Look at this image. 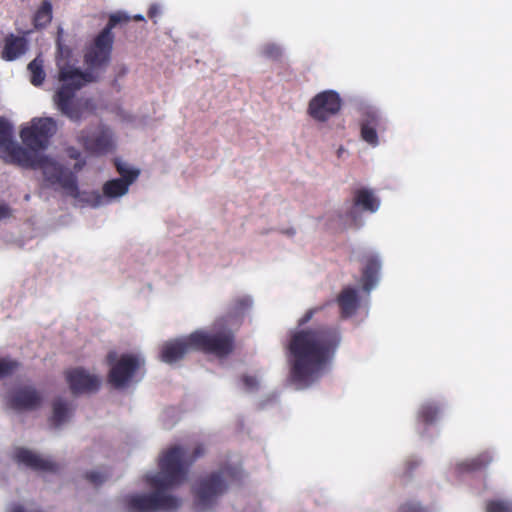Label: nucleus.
Instances as JSON below:
<instances>
[{
	"label": "nucleus",
	"mask_w": 512,
	"mask_h": 512,
	"mask_svg": "<svg viewBox=\"0 0 512 512\" xmlns=\"http://www.w3.org/2000/svg\"><path fill=\"white\" fill-rule=\"evenodd\" d=\"M205 454V447L198 444L191 454L180 445H174L159 457V472L145 476L146 483L154 489L150 494L125 497L128 512H172L181 505V500L164 492L173 489L187 479L190 466Z\"/></svg>",
	"instance_id": "1"
},
{
	"label": "nucleus",
	"mask_w": 512,
	"mask_h": 512,
	"mask_svg": "<svg viewBox=\"0 0 512 512\" xmlns=\"http://www.w3.org/2000/svg\"><path fill=\"white\" fill-rule=\"evenodd\" d=\"M340 343V330L332 325L300 329L291 334L287 345L289 377L297 389H306L318 380Z\"/></svg>",
	"instance_id": "2"
},
{
	"label": "nucleus",
	"mask_w": 512,
	"mask_h": 512,
	"mask_svg": "<svg viewBox=\"0 0 512 512\" xmlns=\"http://www.w3.org/2000/svg\"><path fill=\"white\" fill-rule=\"evenodd\" d=\"M58 53L56 65L58 68V80L61 82L60 88L54 95V102L59 111L71 121L79 122L84 111L91 106L90 99H76L75 93L87 83L95 81L92 72H83L79 68L70 64L68 57L70 50L57 43Z\"/></svg>",
	"instance_id": "3"
},
{
	"label": "nucleus",
	"mask_w": 512,
	"mask_h": 512,
	"mask_svg": "<svg viewBox=\"0 0 512 512\" xmlns=\"http://www.w3.org/2000/svg\"><path fill=\"white\" fill-rule=\"evenodd\" d=\"M194 351L212 354L218 358L230 355L235 346V337L231 330L222 329L209 332L203 329L191 333Z\"/></svg>",
	"instance_id": "4"
},
{
	"label": "nucleus",
	"mask_w": 512,
	"mask_h": 512,
	"mask_svg": "<svg viewBox=\"0 0 512 512\" xmlns=\"http://www.w3.org/2000/svg\"><path fill=\"white\" fill-rule=\"evenodd\" d=\"M234 474V471L225 468L202 478L194 490L196 508L202 511L212 507L218 496L222 495L227 488L224 477L234 476Z\"/></svg>",
	"instance_id": "5"
},
{
	"label": "nucleus",
	"mask_w": 512,
	"mask_h": 512,
	"mask_svg": "<svg viewBox=\"0 0 512 512\" xmlns=\"http://www.w3.org/2000/svg\"><path fill=\"white\" fill-rule=\"evenodd\" d=\"M37 169L42 170L45 180L51 185L58 184L71 197H80L77 177L69 169L44 155L39 157Z\"/></svg>",
	"instance_id": "6"
},
{
	"label": "nucleus",
	"mask_w": 512,
	"mask_h": 512,
	"mask_svg": "<svg viewBox=\"0 0 512 512\" xmlns=\"http://www.w3.org/2000/svg\"><path fill=\"white\" fill-rule=\"evenodd\" d=\"M57 129L53 118H33L30 125L20 131L23 144L32 151L44 150Z\"/></svg>",
	"instance_id": "7"
},
{
	"label": "nucleus",
	"mask_w": 512,
	"mask_h": 512,
	"mask_svg": "<svg viewBox=\"0 0 512 512\" xmlns=\"http://www.w3.org/2000/svg\"><path fill=\"white\" fill-rule=\"evenodd\" d=\"M114 38V35L108 34V30H102L94 38L84 54V62L90 69H101L109 64Z\"/></svg>",
	"instance_id": "8"
},
{
	"label": "nucleus",
	"mask_w": 512,
	"mask_h": 512,
	"mask_svg": "<svg viewBox=\"0 0 512 512\" xmlns=\"http://www.w3.org/2000/svg\"><path fill=\"white\" fill-rule=\"evenodd\" d=\"M342 106L339 94L325 90L315 95L308 104V114L318 122H325L336 115Z\"/></svg>",
	"instance_id": "9"
},
{
	"label": "nucleus",
	"mask_w": 512,
	"mask_h": 512,
	"mask_svg": "<svg viewBox=\"0 0 512 512\" xmlns=\"http://www.w3.org/2000/svg\"><path fill=\"white\" fill-rule=\"evenodd\" d=\"M144 364L137 355L123 354L112 366L108 380L116 388L125 386L134 376L137 370Z\"/></svg>",
	"instance_id": "10"
},
{
	"label": "nucleus",
	"mask_w": 512,
	"mask_h": 512,
	"mask_svg": "<svg viewBox=\"0 0 512 512\" xmlns=\"http://www.w3.org/2000/svg\"><path fill=\"white\" fill-rule=\"evenodd\" d=\"M79 141L87 152L94 155L107 154L114 147L112 132L104 126L98 127L91 133L81 131Z\"/></svg>",
	"instance_id": "11"
},
{
	"label": "nucleus",
	"mask_w": 512,
	"mask_h": 512,
	"mask_svg": "<svg viewBox=\"0 0 512 512\" xmlns=\"http://www.w3.org/2000/svg\"><path fill=\"white\" fill-rule=\"evenodd\" d=\"M135 181V175L128 179V181L119 178L107 181L103 185V195L98 191L84 192L81 201L87 203L92 207H98L104 204V197L118 198L128 192L129 186Z\"/></svg>",
	"instance_id": "12"
},
{
	"label": "nucleus",
	"mask_w": 512,
	"mask_h": 512,
	"mask_svg": "<svg viewBox=\"0 0 512 512\" xmlns=\"http://www.w3.org/2000/svg\"><path fill=\"white\" fill-rule=\"evenodd\" d=\"M385 121L378 110L366 108L360 121L361 139L372 147L379 145L378 132L385 131Z\"/></svg>",
	"instance_id": "13"
},
{
	"label": "nucleus",
	"mask_w": 512,
	"mask_h": 512,
	"mask_svg": "<svg viewBox=\"0 0 512 512\" xmlns=\"http://www.w3.org/2000/svg\"><path fill=\"white\" fill-rule=\"evenodd\" d=\"M65 376L69 388L74 395L96 392L101 385V380L98 376L90 374L83 368L68 370Z\"/></svg>",
	"instance_id": "14"
},
{
	"label": "nucleus",
	"mask_w": 512,
	"mask_h": 512,
	"mask_svg": "<svg viewBox=\"0 0 512 512\" xmlns=\"http://www.w3.org/2000/svg\"><path fill=\"white\" fill-rule=\"evenodd\" d=\"M43 397L41 393L31 385L16 388L8 398V405L16 411H32L40 407Z\"/></svg>",
	"instance_id": "15"
},
{
	"label": "nucleus",
	"mask_w": 512,
	"mask_h": 512,
	"mask_svg": "<svg viewBox=\"0 0 512 512\" xmlns=\"http://www.w3.org/2000/svg\"><path fill=\"white\" fill-rule=\"evenodd\" d=\"M192 351L194 348L191 334H189L164 342L160 349V360L167 364H174Z\"/></svg>",
	"instance_id": "16"
},
{
	"label": "nucleus",
	"mask_w": 512,
	"mask_h": 512,
	"mask_svg": "<svg viewBox=\"0 0 512 512\" xmlns=\"http://www.w3.org/2000/svg\"><path fill=\"white\" fill-rule=\"evenodd\" d=\"M15 457L17 462L36 471L56 472L58 470V465L55 462L44 459L28 449L17 450Z\"/></svg>",
	"instance_id": "17"
},
{
	"label": "nucleus",
	"mask_w": 512,
	"mask_h": 512,
	"mask_svg": "<svg viewBox=\"0 0 512 512\" xmlns=\"http://www.w3.org/2000/svg\"><path fill=\"white\" fill-rule=\"evenodd\" d=\"M362 261L364 263L361 278L362 287L365 292L369 293L378 281L381 263L378 256L374 254L366 255Z\"/></svg>",
	"instance_id": "18"
},
{
	"label": "nucleus",
	"mask_w": 512,
	"mask_h": 512,
	"mask_svg": "<svg viewBox=\"0 0 512 512\" xmlns=\"http://www.w3.org/2000/svg\"><path fill=\"white\" fill-rule=\"evenodd\" d=\"M28 49V41L24 36L9 34L5 37L2 58L6 61H13L22 56Z\"/></svg>",
	"instance_id": "19"
},
{
	"label": "nucleus",
	"mask_w": 512,
	"mask_h": 512,
	"mask_svg": "<svg viewBox=\"0 0 512 512\" xmlns=\"http://www.w3.org/2000/svg\"><path fill=\"white\" fill-rule=\"evenodd\" d=\"M2 155H7L11 158L13 163H16L25 168L37 169L38 155L32 154L26 148L13 143Z\"/></svg>",
	"instance_id": "20"
},
{
	"label": "nucleus",
	"mask_w": 512,
	"mask_h": 512,
	"mask_svg": "<svg viewBox=\"0 0 512 512\" xmlns=\"http://www.w3.org/2000/svg\"><path fill=\"white\" fill-rule=\"evenodd\" d=\"M336 301L340 307L341 316L343 318L351 317L355 314L359 305L357 290L352 287L343 288Z\"/></svg>",
	"instance_id": "21"
},
{
	"label": "nucleus",
	"mask_w": 512,
	"mask_h": 512,
	"mask_svg": "<svg viewBox=\"0 0 512 512\" xmlns=\"http://www.w3.org/2000/svg\"><path fill=\"white\" fill-rule=\"evenodd\" d=\"M380 205L379 199L373 191L367 188L356 189L353 192V206L359 207L363 211L374 213Z\"/></svg>",
	"instance_id": "22"
},
{
	"label": "nucleus",
	"mask_w": 512,
	"mask_h": 512,
	"mask_svg": "<svg viewBox=\"0 0 512 512\" xmlns=\"http://www.w3.org/2000/svg\"><path fill=\"white\" fill-rule=\"evenodd\" d=\"M493 458L489 452H482L475 457L468 459L458 465L461 471L476 472L485 469Z\"/></svg>",
	"instance_id": "23"
},
{
	"label": "nucleus",
	"mask_w": 512,
	"mask_h": 512,
	"mask_svg": "<svg viewBox=\"0 0 512 512\" xmlns=\"http://www.w3.org/2000/svg\"><path fill=\"white\" fill-rule=\"evenodd\" d=\"M52 406L53 413L50 421L54 428H58L69 418L71 409L68 403L61 398L55 399Z\"/></svg>",
	"instance_id": "24"
},
{
	"label": "nucleus",
	"mask_w": 512,
	"mask_h": 512,
	"mask_svg": "<svg viewBox=\"0 0 512 512\" xmlns=\"http://www.w3.org/2000/svg\"><path fill=\"white\" fill-rule=\"evenodd\" d=\"M441 412L440 406L435 402H426L421 405L418 411V420L425 425L435 423Z\"/></svg>",
	"instance_id": "25"
},
{
	"label": "nucleus",
	"mask_w": 512,
	"mask_h": 512,
	"mask_svg": "<svg viewBox=\"0 0 512 512\" xmlns=\"http://www.w3.org/2000/svg\"><path fill=\"white\" fill-rule=\"evenodd\" d=\"M43 59L41 56H37L28 64V71L30 72V82L34 86H40L45 80V71L43 69Z\"/></svg>",
	"instance_id": "26"
},
{
	"label": "nucleus",
	"mask_w": 512,
	"mask_h": 512,
	"mask_svg": "<svg viewBox=\"0 0 512 512\" xmlns=\"http://www.w3.org/2000/svg\"><path fill=\"white\" fill-rule=\"evenodd\" d=\"M52 20V5L49 1H44L42 5L37 9L33 23L35 28H44L50 24Z\"/></svg>",
	"instance_id": "27"
},
{
	"label": "nucleus",
	"mask_w": 512,
	"mask_h": 512,
	"mask_svg": "<svg viewBox=\"0 0 512 512\" xmlns=\"http://www.w3.org/2000/svg\"><path fill=\"white\" fill-rule=\"evenodd\" d=\"M252 301L249 297H238L229 306L227 310V321L233 318L241 317L251 306Z\"/></svg>",
	"instance_id": "28"
},
{
	"label": "nucleus",
	"mask_w": 512,
	"mask_h": 512,
	"mask_svg": "<svg viewBox=\"0 0 512 512\" xmlns=\"http://www.w3.org/2000/svg\"><path fill=\"white\" fill-rule=\"evenodd\" d=\"M13 126L4 118L0 119V154L2 155L12 144Z\"/></svg>",
	"instance_id": "29"
},
{
	"label": "nucleus",
	"mask_w": 512,
	"mask_h": 512,
	"mask_svg": "<svg viewBox=\"0 0 512 512\" xmlns=\"http://www.w3.org/2000/svg\"><path fill=\"white\" fill-rule=\"evenodd\" d=\"M330 304L331 302H327L323 305L308 309L306 313L298 320V327L305 326L308 322L314 319L315 316H317L316 321L323 320L326 317L325 310Z\"/></svg>",
	"instance_id": "30"
},
{
	"label": "nucleus",
	"mask_w": 512,
	"mask_h": 512,
	"mask_svg": "<svg viewBox=\"0 0 512 512\" xmlns=\"http://www.w3.org/2000/svg\"><path fill=\"white\" fill-rule=\"evenodd\" d=\"M114 165L117 172L121 175V180L128 181L129 178L135 175V180L138 178L140 171L138 169H131L126 163L119 158L114 159Z\"/></svg>",
	"instance_id": "31"
},
{
	"label": "nucleus",
	"mask_w": 512,
	"mask_h": 512,
	"mask_svg": "<svg viewBox=\"0 0 512 512\" xmlns=\"http://www.w3.org/2000/svg\"><path fill=\"white\" fill-rule=\"evenodd\" d=\"M486 512H512V502L506 500H490L486 503Z\"/></svg>",
	"instance_id": "32"
},
{
	"label": "nucleus",
	"mask_w": 512,
	"mask_h": 512,
	"mask_svg": "<svg viewBox=\"0 0 512 512\" xmlns=\"http://www.w3.org/2000/svg\"><path fill=\"white\" fill-rule=\"evenodd\" d=\"M130 18L123 13H115L109 17L107 25L102 29L103 31L108 30L109 35H114L112 29L119 23H127Z\"/></svg>",
	"instance_id": "33"
},
{
	"label": "nucleus",
	"mask_w": 512,
	"mask_h": 512,
	"mask_svg": "<svg viewBox=\"0 0 512 512\" xmlns=\"http://www.w3.org/2000/svg\"><path fill=\"white\" fill-rule=\"evenodd\" d=\"M261 54L266 58L279 60L282 56V50L278 45L268 43L262 47Z\"/></svg>",
	"instance_id": "34"
},
{
	"label": "nucleus",
	"mask_w": 512,
	"mask_h": 512,
	"mask_svg": "<svg viewBox=\"0 0 512 512\" xmlns=\"http://www.w3.org/2000/svg\"><path fill=\"white\" fill-rule=\"evenodd\" d=\"M19 363L15 360L1 359L0 360V378L11 375L17 368Z\"/></svg>",
	"instance_id": "35"
},
{
	"label": "nucleus",
	"mask_w": 512,
	"mask_h": 512,
	"mask_svg": "<svg viewBox=\"0 0 512 512\" xmlns=\"http://www.w3.org/2000/svg\"><path fill=\"white\" fill-rule=\"evenodd\" d=\"M108 473L99 471H90L85 474V478L94 486H99L108 478Z\"/></svg>",
	"instance_id": "36"
},
{
	"label": "nucleus",
	"mask_w": 512,
	"mask_h": 512,
	"mask_svg": "<svg viewBox=\"0 0 512 512\" xmlns=\"http://www.w3.org/2000/svg\"><path fill=\"white\" fill-rule=\"evenodd\" d=\"M398 512H428L419 503L406 502L399 507Z\"/></svg>",
	"instance_id": "37"
},
{
	"label": "nucleus",
	"mask_w": 512,
	"mask_h": 512,
	"mask_svg": "<svg viewBox=\"0 0 512 512\" xmlns=\"http://www.w3.org/2000/svg\"><path fill=\"white\" fill-rule=\"evenodd\" d=\"M242 382L247 391H255L259 388V382L255 376L243 375Z\"/></svg>",
	"instance_id": "38"
},
{
	"label": "nucleus",
	"mask_w": 512,
	"mask_h": 512,
	"mask_svg": "<svg viewBox=\"0 0 512 512\" xmlns=\"http://www.w3.org/2000/svg\"><path fill=\"white\" fill-rule=\"evenodd\" d=\"M160 14V8L157 4H152L148 9V17L155 19Z\"/></svg>",
	"instance_id": "39"
},
{
	"label": "nucleus",
	"mask_w": 512,
	"mask_h": 512,
	"mask_svg": "<svg viewBox=\"0 0 512 512\" xmlns=\"http://www.w3.org/2000/svg\"><path fill=\"white\" fill-rule=\"evenodd\" d=\"M68 155L72 159H79L81 157V153L75 148H69Z\"/></svg>",
	"instance_id": "40"
},
{
	"label": "nucleus",
	"mask_w": 512,
	"mask_h": 512,
	"mask_svg": "<svg viewBox=\"0 0 512 512\" xmlns=\"http://www.w3.org/2000/svg\"><path fill=\"white\" fill-rule=\"evenodd\" d=\"M10 209L7 205H0V219L9 216Z\"/></svg>",
	"instance_id": "41"
},
{
	"label": "nucleus",
	"mask_w": 512,
	"mask_h": 512,
	"mask_svg": "<svg viewBox=\"0 0 512 512\" xmlns=\"http://www.w3.org/2000/svg\"><path fill=\"white\" fill-rule=\"evenodd\" d=\"M85 165V162L84 161H81V162H77L75 165H74V170L75 171H80L83 166Z\"/></svg>",
	"instance_id": "42"
},
{
	"label": "nucleus",
	"mask_w": 512,
	"mask_h": 512,
	"mask_svg": "<svg viewBox=\"0 0 512 512\" xmlns=\"http://www.w3.org/2000/svg\"><path fill=\"white\" fill-rule=\"evenodd\" d=\"M134 19H135L136 21H142V20H144V17H143L142 15H136V16L134 17Z\"/></svg>",
	"instance_id": "43"
},
{
	"label": "nucleus",
	"mask_w": 512,
	"mask_h": 512,
	"mask_svg": "<svg viewBox=\"0 0 512 512\" xmlns=\"http://www.w3.org/2000/svg\"><path fill=\"white\" fill-rule=\"evenodd\" d=\"M112 355H108L109 362H111Z\"/></svg>",
	"instance_id": "44"
}]
</instances>
